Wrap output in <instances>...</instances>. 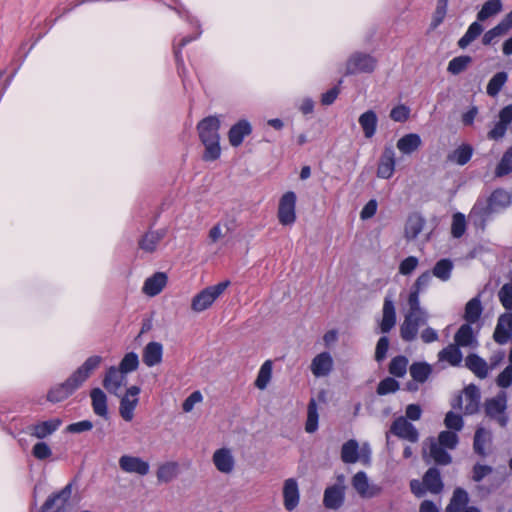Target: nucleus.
Segmentation results:
<instances>
[{
  "mask_svg": "<svg viewBox=\"0 0 512 512\" xmlns=\"http://www.w3.org/2000/svg\"><path fill=\"white\" fill-rule=\"evenodd\" d=\"M465 365L480 379H484L488 376V365L486 361L477 354H469L466 357Z\"/></svg>",
  "mask_w": 512,
  "mask_h": 512,
  "instance_id": "obj_33",
  "label": "nucleus"
},
{
  "mask_svg": "<svg viewBox=\"0 0 512 512\" xmlns=\"http://www.w3.org/2000/svg\"><path fill=\"white\" fill-rule=\"evenodd\" d=\"M458 441V436L454 431H442L436 442L447 449H455Z\"/></svg>",
  "mask_w": 512,
  "mask_h": 512,
  "instance_id": "obj_55",
  "label": "nucleus"
},
{
  "mask_svg": "<svg viewBox=\"0 0 512 512\" xmlns=\"http://www.w3.org/2000/svg\"><path fill=\"white\" fill-rule=\"evenodd\" d=\"M466 231V218L461 212L452 216L451 234L454 238H461Z\"/></svg>",
  "mask_w": 512,
  "mask_h": 512,
  "instance_id": "obj_51",
  "label": "nucleus"
},
{
  "mask_svg": "<svg viewBox=\"0 0 512 512\" xmlns=\"http://www.w3.org/2000/svg\"><path fill=\"white\" fill-rule=\"evenodd\" d=\"M438 359L448 362L451 366H459L463 360V354L456 344H449L438 353Z\"/></svg>",
  "mask_w": 512,
  "mask_h": 512,
  "instance_id": "obj_32",
  "label": "nucleus"
},
{
  "mask_svg": "<svg viewBox=\"0 0 512 512\" xmlns=\"http://www.w3.org/2000/svg\"><path fill=\"white\" fill-rule=\"evenodd\" d=\"M252 133V126L248 120L242 119L231 126L228 132L229 143L233 147L242 144L244 138Z\"/></svg>",
  "mask_w": 512,
  "mask_h": 512,
  "instance_id": "obj_21",
  "label": "nucleus"
},
{
  "mask_svg": "<svg viewBox=\"0 0 512 512\" xmlns=\"http://www.w3.org/2000/svg\"><path fill=\"white\" fill-rule=\"evenodd\" d=\"M399 389V382L392 377H386L381 380L377 386L378 395H387L394 393Z\"/></svg>",
  "mask_w": 512,
  "mask_h": 512,
  "instance_id": "obj_56",
  "label": "nucleus"
},
{
  "mask_svg": "<svg viewBox=\"0 0 512 512\" xmlns=\"http://www.w3.org/2000/svg\"><path fill=\"white\" fill-rule=\"evenodd\" d=\"M126 381V375L117 367L108 368L103 379L104 388L111 394L118 395V390Z\"/></svg>",
  "mask_w": 512,
  "mask_h": 512,
  "instance_id": "obj_19",
  "label": "nucleus"
},
{
  "mask_svg": "<svg viewBox=\"0 0 512 512\" xmlns=\"http://www.w3.org/2000/svg\"><path fill=\"white\" fill-rule=\"evenodd\" d=\"M376 67V59L369 54L355 52L346 62L345 75L371 73Z\"/></svg>",
  "mask_w": 512,
  "mask_h": 512,
  "instance_id": "obj_9",
  "label": "nucleus"
},
{
  "mask_svg": "<svg viewBox=\"0 0 512 512\" xmlns=\"http://www.w3.org/2000/svg\"><path fill=\"white\" fill-rule=\"evenodd\" d=\"M512 172V146L503 154L500 162L495 168V176L503 177Z\"/></svg>",
  "mask_w": 512,
  "mask_h": 512,
  "instance_id": "obj_48",
  "label": "nucleus"
},
{
  "mask_svg": "<svg viewBox=\"0 0 512 512\" xmlns=\"http://www.w3.org/2000/svg\"><path fill=\"white\" fill-rule=\"evenodd\" d=\"M472 63V57L468 55H461L454 57L448 63L447 71L453 75H458Z\"/></svg>",
  "mask_w": 512,
  "mask_h": 512,
  "instance_id": "obj_47",
  "label": "nucleus"
},
{
  "mask_svg": "<svg viewBox=\"0 0 512 512\" xmlns=\"http://www.w3.org/2000/svg\"><path fill=\"white\" fill-rule=\"evenodd\" d=\"M428 312L422 313H406L403 323L400 326V336L405 342L416 340L419 328L425 326L428 322Z\"/></svg>",
  "mask_w": 512,
  "mask_h": 512,
  "instance_id": "obj_5",
  "label": "nucleus"
},
{
  "mask_svg": "<svg viewBox=\"0 0 512 512\" xmlns=\"http://www.w3.org/2000/svg\"><path fill=\"white\" fill-rule=\"evenodd\" d=\"M71 484L50 495L41 507L40 512H68L67 504L71 497Z\"/></svg>",
  "mask_w": 512,
  "mask_h": 512,
  "instance_id": "obj_12",
  "label": "nucleus"
},
{
  "mask_svg": "<svg viewBox=\"0 0 512 512\" xmlns=\"http://www.w3.org/2000/svg\"><path fill=\"white\" fill-rule=\"evenodd\" d=\"M474 149L470 144L463 143L448 153L446 161L459 166L466 165L473 156Z\"/></svg>",
  "mask_w": 512,
  "mask_h": 512,
  "instance_id": "obj_26",
  "label": "nucleus"
},
{
  "mask_svg": "<svg viewBox=\"0 0 512 512\" xmlns=\"http://www.w3.org/2000/svg\"><path fill=\"white\" fill-rule=\"evenodd\" d=\"M498 297L502 306L506 310L512 311V285L504 284L498 292Z\"/></svg>",
  "mask_w": 512,
  "mask_h": 512,
  "instance_id": "obj_59",
  "label": "nucleus"
},
{
  "mask_svg": "<svg viewBox=\"0 0 512 512\" xmlns=\"http://www.w3.org/2000/svg\"><path fill=\"white\" fill-rule=\"evenodd\" d=\"M453 268L454 264L452 260L448 258L440 259L435 263L431 274L439 280L446 282L451 278Z\"/></svg>",
  "mask_w": 512,
  "mask_h": 512,
  "instance_id": "obj_37",
  "label": "nucleus"
},
{
  "mask_svg": "<svg viewBox=\"0 0 512 512\" xmlns=\"http://www.w3.org/2000/svg\"><path fill=\"white\" fill-rule=\"evenodd\" d=\"M341 459L347 464H354L360 460L359 444L355 439H350L342 445Z\"/></svg>",
  "mask_w": 512,
  "mask_h": 512,
  "instance_id": "obj_36",
  "label": "nucleus"
},
{
  "mask_svg": "<svg viewBox=\"0 0 512 512\" xmlns=\"http://www.w3.org/2000/svg\"><path fill=\"white\" fill-rule=\"evenodd\" d=\"M119 467L126 473L144 476L149 473V463L136 456L123 455L119 458Z\"/></svg>",
  "mask_w": 512,
  "mask_h": 512,
  "instance_id": "obj_15",
  "label": "nucleus"
},
{
  "mask_svg": "<svg viewBox=\"0 0 512 512\" xmlns=\"http://www.w3.org/2000/svg\"><path fill=\"white\" fill-rule=\"evenodd\" d=\"M137 403H138L137 398L130 399V398H128V395H124L121 398L119 412H120L121 417L125 421L132 420L133 415H134L133 412H134V409H135Z\"/></svg>",
  "mask_w": 512,
  "mask_h": 512,
  "instance_id": "obj_49",
  "label": "nucleus"
},
{
  "mask_svg": "<svg viewBox=\"0 0 512 512\" xmlns=\"http://www.w3.org/2000/svg\"><path fill=\"white\" fill-rule=\"evenodd\" d=\"M408 359L405 356L394 357L389 364V373L395 377H403L406 374Z\"/></svg>",
  "mask_w": 512,
  "mask_h": 512,
  "instance_id": "obj_50",
  "label": "nucleus"
},
{
  "mask_svg": "<svg viewBox=\"0 0 512 512\" xmlns=\"http://www.w3.org/2000/svg\"><path fill=\"white\" fill-rule=\"evenodd\" d=\"M480 398V390L476 385L470 384L464 389L465 414L472 415L479 410Z\"/></svg>",
  "mask_w": 512,
  "mask_h": 512,
  "instance_id": "obj_27",
  "label": "nucleus"
},
{
  "mask_svg": "<svg viewBox=\"0 0 512 512\" xmlns=\"http://www.w3.org/2000/svg\"><path fill=\"white\" fill-rule=\"evenodd\" d=\"M173 9L178 13V15L181 18L185 19L188 23H190L191 25H194L197 28V32L194 35L181 37L179 42L174 44V54H175L176 62H177L178 67H180V65H183L181 49L183 47H185L187 44H189L190 42L198 39L202 34V30H201L199 21L195 17L190 15V13L182 5L176 6Z\"/></svg>",
  "mask_w": 512,
  "mask_h": 512,
  "instance_id": "obj_7",
  "label": "nucleus"
},
{
  "mask_svg": "<svg viewBox=\"0 0 512 512\" xmlns=\"http://www.w3.org/2000/svg\"><path fill=\"white\" fill-rule=\"evenodd\" d=\"M469 502V496L466 490L457 487L452 494L449 504L446 506L445 512H464Z\"/></svg>",
  "mask_w": 512,
  "mask_h": 512,
  "instance_id": "obj_29",
  "label": "nucleus"
},
{
  "mask_svg": "<svg viewBox=\"0 0 512 512\" xmlns=\"http://www.w3.org/2000/svg\"><path fill=\"white\" fill-rule=\"evenodd\" d=\"M296 194L293 191H288L282 195L278 206V220L284 226H289L296 221Z\"/></svg>",
  "mask_w": 512,
  "mask_h": 512,
  "instance_id": "obj_10",
  "label": "nucleus"
},
{
  "mask_svg": "<svg viewBox=\"0 0 512 512\" xmlns=\"http://www.w3.org/2000/svg\"><path fill=\"white\" fill-rule=\"evenodd\" d=\"M482 310L483 308L478 296L469 300L465 306L464 313V319L467 321V324L476 323L482 314Z\"/></svg>",
  "mask_w": 512,
  "mask_h": 512,
  "instance_id": "obj_39",
  "label": "nucleus"
},
{
  "mask_svg": "<svg viewBox=\"0 0 512 512\" xmlns=\"http://www.w3.org/2000/svg\"><path fill=\"white\" fill-rule=\"evenodd\" d=\"M300 501L299 487L296 479L288 478L283 485V505L287 511L296 509Z\"/></svg>",
  "mask_w": 512,
  "mask_h": 512,
  "instance_id": "obj_17",
  "label": "nucleus"
},
{
  "mask_svg": "<svg viewBox=\"0 0 512 512\" xmlns=\"http://www.w3.org/2000/svg\"><path fill=\"white\" fill-rule=\"evenodd\" d=\"M503 4L501 0H488L486 1L481 10L477 13L478 21H485L502 11Z\"/></svg>",
  "mask_w": 512,
  "mask_h": 512,
  "instance_id": "obj_43",
  "label": "nucleus"
},
{
  "mask_svg": "<svg viewBox=\"0 0 512 512\" xmlns=\"http://www.w3.org/2000/svg\"><path fill=\"white\" fill-rule=\"evenodd\" d=\"M71 484L50 495L41 507L40 512H68L67 504L71 497Z\"/></svg>",
  "mask_w": 512,
  "mask_h": 512,
  "instance_id": "obj_11",
  "label": "nucleus"
},
{
  "mask_svg": "<svg viewBox=\"0 0 512 512\" xmlns=\"http://www.w3.org/2000/svg\"><path fill=\"white\" fill-rule=\"evenodd\" d=\"M429 455L437 465H448L452 462L451 455L445 450V447L438 444L435 440H431L429 447Z\"/></svg>",
  "mask_w": 512,
  "mask_h": 512,
  "instance_id": "obj_38",
  "label": "nucleus"
},
{
  "mask_svg": "<svg viewBox=\"0 0 512 512\" xmlns=\"http://www.w3.org/2000/svg\"><path fill=\"white\" fill-rule=\"evenodd\" d=\"M142 362L148 367L160 363V343L150 342L143 349Z\"/></svg>",
  "mask_w": 512,
  "mask_h": 512,
  "instance_id": "obj_40",
  "label": "nucleus"
},
{
  "mask_svg": "<svg viewBox=\"0 0 512 512\" xmlns=\"http://www.w3.org/2000/svg\"><path fill=\"white\" fill-rule=\"evenodd\" d=\"M507 33L504 31L502 26L498 23L495 27L488 30L484 33L482 37V43L483 45H490L495 42V40L501 36L506 35Z\"/></svg>",
  "mask_w": 512,
  "mask_h": 512,
  "instance_id": "obj_61",
  "label": "nucleus"
},
{
  "mask_svg": "<svg viewBox=\"0 0 512 512\" xmlns=\"http://www.w3.org/2000/svg\"><path fill=\"white\" fill-rule=\"evenodd\" d=\"M271 374H272V364L270 361H266L263 363V365L261 366V368L258 372L256 381H255V386L261 390L265 389L271 379Z\"/></svg>",
  "mask_w": 512,
  "mask_h": 512,
  "instance_id": "obj_52",
  "label": "nucleus"
},
{
  "mask_svg": "<svg viewBox=\"0 0 512 512\" xmlns=\"http://www.w3.org/2000/svg\"><path fill=\"white\" fill-rule=\"evenodd\" d=\"M507 408V396L505 392H500L497 396L485 401L486 416L495 420L501 427H506L509 421L505 413Z\"/></svg>",
  "mask_w": 512,
  "mask_h": 512,
  "instance_id": "obj_6",
  "label": "nucleus"
},
{
  "mask_svg": "<svg viewBox=\"0 0 512 512\" xmlns=\"http://www.w3.org/2000/svg\"><path fill=\"white\" fill-rule=\"evenodd\" d=\"M454 344L458 347H471L478 346V341L474 335L471 324H462L454 335Z\"/></svg>",
  "mask_w": 512,
  "mask_h": 512,
  "instance_id": "obj_25",
  "label": "nucleus"
},
{
  "mask_svg": "<svg viewBox=\"0 0 512 512\" xmlns=\"http://www.w3.org/2000/svg\"><path fill=\"white\" fill-rule=\"evenodd\" d=\"M425 219L419 214L408 217L405 225V237L407 240L415 239L423 230Z\"/></svg>",
  "mask_w": 512,
  "mask_h": 512,
  "instance_id": "obj_35",
  "label": "nucleus"
},
{
  "mask_svg": "<svg viewBox=\"0 0 512 512\" xmlns=\"http://www.w3.org/2000/svg\"><path fill=\"white\" fill-rule=\"evenodd\" d=\"M32 455L38 460H45L52 455V450L47 443L37 442L32 448Z\"/></svg>",
  "mask_w": 512,
  "mask_h": 512,
  "instance_id": "obj_62",
  "label": "nucleus"
},
{
  "mask_svg": "<svg viewBox=\"0 0 512 512\" xmlns=\"http://www.w3.org/2000/svg\"><path fill=\"white\" fill-rule=\"evenodd\" d=\"M359 125L363 131L365 138L371 139L377 130L378 117L375 111L367 110L358 118Z\"/></svg>",
  "mask_w": 512,
  "mask_h": 512,
  "instance_id": "obj_28",
  "label": "nucleus"
},
{
  "mask_svg": "<svg viewBox=\"0 0 512 512\" xmlns=\"http://www.w3.org/2000/svg\"><path fill=\"white\" fill-rule=\"evenodd\" d=\"M62 424L59 418L49 419L47 421L39 422L29 427V433L31 436L38 439H44L47 436L53 434Z\"/></svg>",
  "mask_w": 512,
  "mask_h": 512,
  "instance_id": "obj_23",
  "label": "nucleus"
},
{
  "mask_svg": "<svg viewBox=\"0 0 512 512\" xmlns=\"http://www.w3.org/2000/svg\"><path fill=\"white\" fill-rule=\"evenodd\" d=\"M395 151L392 146H385L377 167V176L382 179H389L395 171Z\"/></svg>",
  "mask_w": 512,
  "mask_h": 512,
  "instance_id": "obj_16",
  "label": "nucleus"
},
{
  "mask_svg": "<svg viewBox=\"0 0 512 512\" xmlns=\"http://www.w3.org/2000/svg\"><path fill=\"white\" fill-rule=\"evenodd\" d=\"M345 477L344 475L337 476L336 483L328 486L323 495V505L327 509H339L345 500Z\"/></svg>",
  "mask_w": 512,
  "mask_h": 512,
  "instance_id": "obj_8",
  "label": "nucleus"
},
{
  "mask_svg": "<svg viewBox=\"0 0 512 512\" xmlns=\"http://www.w3.org/2000/svg\"><path fill=\"white\" fill-rule=\"evenodd\" d=\"M143 292L148 296H155L160 293V271L155 272L152 277L145 281Z\"/></svg>",
  "mask_w": 512,
  "mask_h": 512,
  "instance_id": "obj_54",
  "label": "nucleus"
},
{
  "mask_svg": "<svg viewBox=\"0 0 512 512\" xmlns=\"http://www.w3.org/2000/svg\"><path fill=\"white\" fill-rule=\"evenodd\" d=\"M496 383L501 388H508L512 384V365H508L497 377Z\"/></svg>",
  "mask_w": 512,
  "mask_h": 512,
  "instance_id": "obj_64",
  "label": "nucleus"
},
{
  "mask_svg": "<svg viewBox=\"0 0 512 512\" xmlns=\"http://www.w3.org/2000/svg\"><path fill=\"white\" fill-rule=\"evenodd\" d=\"M480 21H475L470 24L465 34L459 39L458 46L461 49H465L468 47L474 40H476L481 33L483 32V26L479 23Z\"/></svg>",
  "mask_w": 512,
  "mask_h": 512,
  "instance_id": "obj_42",
  "label": "nucleus"
},
{
  "mask_svg": "<svg viewBox=\"0 0 512 512\" xmlns=\"http://www.w3.org/2000/svg\"><path fill=\"white\" fill-rule=\"evenodd\" d=\"M444 424L448 429L460 431L463 428L462 416L449 411L445 416Z\"/></svg>",
  "mask_w": 512,
  "mask_h": 512,
  "instance_id": "obj_60",
  "label": "nucleus"
},
{
  "mask_svg": "<svg viewBox=\"0 0 512 512\" xmlns=\"http://www.w3.org/2000/svg\"><path fill=\"white\" fill-rule=\"evenodd\" d=\"M102 357L91 356L63 383L51 388L47 394L50 402L56 403L68 398L89 378L90 374L99 367Z\"/></svg>",
  "mask_w": 512,
  "mask_h": 512,
  "instance_id": "obj_1",
  "label": "nucleus"
},
{
  "mask_svg": "<svg viewBox=\"0 0 512 512\" xmlns=\"http://www.w3.org/2000/svg\"><path fill=\"white\" fill-rule=\"evenodd\" d=\"M512 336V313H504L500 315L493 334L495 342L505 344Z\"/></svg>",
  "mask_w": 512,
  "mask_h": 512,
  "instance_id": "obj_18",
  "label": "nucleus"
},
{
  "mask_svg": "<svg viewBox=\"0 0 512 512\" xmlns=\"http://www.w3.org/2000/svg\"><path fill=\"white\" fill-rule=\"evenodd\" d=\"M229 280H225L216 285L209 286L194 296L192 300V309L196 312H202L209 308L213 302L228 288Z\"/></svg>",
  "mask_w": 512,
  "mask_h": 512,
  "instance_id": "obj_4",
  "label": "nucleus"
},
{
  "mask_svg": "<svg viewBox=\"0 0 512 512\" xmlns=\"http://www.w3.org/2000/svg\"><path fill=\"white\" fill-rule=\"evenodd\" d=\"M179 471V464L177 462L162 464V482L172 481L178 476Z\"/></svg>",
  "mask_w": 512,
  "mask_h": 512,
  "instance_id": "obj_58",
  "label": "nucleus"
},
{
  "mask_svg": "<svg viewBox=\"0 0 512 512\" xmlns=\"http://www.w3.org/2000/svg\"><path fill=\"white\" fill-rule=\"evenodd\" d=\"M423 484L433 494H438L443 490V482L440 471L436 467L429 468L423 476Z\"/></svg>",
  "mask_w": 512,
  "mask_h": 512,
  "instance_id": "obj_30",
  "label": "nucleus"
},
{
  "mask_svg": "<svg viewBox=\"0 0 512 512\" xmlns=\"http://www.w3.org/2000/svg\"><path fill=\"white\" fill-rule=\"evenodd\" d=\"M422 144L421 137L416 133H409L402 136L397 141V148L403 154H412L417 151Z\"/></svg>",
  "mask_w": 512,
  "mask_h": 512,
  "instance_id": "obj_31",
  "label": "nucleus"
},
{
  "mask_svg": "<svg viewBox=\"0 0 512 512\" xmlns=\"http://www.w3.org/2000/svg\"><path fill=\"white\" fill-rule=\"evenodd\" d=\"M352 485L363 498H372L379 492V488L370 486L367 474L364 471H359L353 476Z\"/></svg>",
  "mask_w": 512,
  "mask_h": 512,
  "instance_id": "obj_22",
  "label": "nucleus"
},
{
  "mask_svg": "<svg viewBox=\"0 0 512 512\" xmlns=\"http://www.w3.org/2000/svg\"><path fill=\"white\" fill-rule=\"evenodd\" d=\"M93 411L96 415L107 418V397L106 394L100 388H94L90 392Z\"/></svg>",
  "mask_w": 512,
  "mask_h": 512,
  "instance_id": "obj_34",
  "label": "nucleus"
},
{
  "mask_svg": "<svg viewBox=\"0 0 512 512\" xmlns=\"http://www.w3.org/2000/svg\"><path fill=\"white\" fill-rule=\"evenodd\" d=\"M491 442V434L486 429L479 427L474 435L473 448L475 453L486 456V445Z\"/></svg>",
  "mask_w": 512,
  "mask_h": 512,
  "instance_id": "obj_41",
  "label": "nucleus"
},
{
  "mask_svg": "<svg viewBox=\"0 0 512 512\" xmlns=\"http://www.w3.org/2000/svg\"><path fill=\"white\" fill-rule=\"evenodd\" d=\"M508 80V74L505 71L497 72L488 82L486 93L490 97H496L502 90Z\"/></svg>",
  "mask_w": 512,
  "mask_h": 512,
  "instance_id": "obj_44",
  "label": "nucleus"
},
{
  "mask_svg": "<svg viewBox=\"0 0 512 512\" xmlns=\"http://www.w3.org/2000/svg\"><path fill=\"white\" fill-rule=\"evenodd\" d=\"M390 433L411 443H416L419 440L418 430L403 416L397 417L392 422Z\"/></svg>",
  "mask_w": 512,
  "mask_h": 512,
  "instance_id": "obj_13",
  "label": "nucleus"
},
{
  "mask_svg": "<svg viewBox=\"0 0 512 512\" xmlns=\"http://www.w3.org/2000/svg\"><path fill=\"white\" fill-rule=\"evenodd\" d=\"M138 365V355L134 352H129L123 357L118 368L126 375L127 373L135 371Z\"/></svg>",
  "mask_w": 512,
  "mask_h": 512,
  "instance_id": "obj_53",
  "label": "nucleus"
},
{
  "mask_svg": "<svg viewBox=\"0 0 512 512\" xmlns=\"http://www.w3.org/2000/svg\"><path fill=\"white\" fill-rule=\"evenodd\" d=\"M432 372L431 366L425 362H416L410 366L411 377L420 383H424Z\"/></svg>",
  "mask_w": 512,
  "mask_h": 512,
  "instance_id": "obj_46",
  "label": "nucleus"
},
{
  "mask_svg": "<svg viewBox=\"0 0 512 512\" xmlns=\"http://www.w3.org/2000/svg\"><path fill=\"white\" fill-rule=\"evenodd\" d=\"M333 368V359L328 352H322L314 357L311 371L316 377L327 376Z\"/></svg>",
  "mask_w": 512,
  "mask_h": 512,
  "instance_id": "obj_24",
  "label": "nucleus"
},
{
  "mask_svg": "<svg viewBox=\"0 0 512 512\" xmlns=\"http://www.w3.org/2000/svg\"><path fill=\"white\" fill-rule=\"evenodd\" d=\"M318 407L314 398H311L307 407V420L305 430L307 433H314L318 429Z\"/></svg>",
  "mask_w": 512,
  "mask_h": 512,
  "instance_id": "obj_45",
  "label": "nucleus"
},
{
  "mask_svg": "<svg viewBox=\"0 0 512 512\" xmlns=\"http://www.w3.org/2000/svg\"><path fill=\"white\" fill-rule=\"evenodd\" d=\"M511 203L510 194L504 189H496L488 199L487 206L475 204L470 212V219L476 226L485 227L487 217L497 208H506Z\"/></svg>",
  "mask_w": 512,
  "mask_h": 512,
  "instance_id": "obj_3",
  "label": "nucleus"
},
{
  "mask_svg": "<svg viewBox=\"0 0 512 512\" xmlns=\"http://www.w3.org/2000/svg\"><path fill=\"white\" fill-rule=\"evenodd\" d=\"M159 240L160 235L158 232H149L142 238V240L139 242V245L141 249L147 252H152L156 249Z\"/></svg>",
  "mask_w": 512,
  "mask_h": 512,
  "instance_id": "obj_57",
  "label": "nucleus"
},
{
  "mask_svg": "<svg viewBox=\"0 0 512 512\" xmlns=\"http://www.w3.org/2000/svg\"><path fill=\"white\" fill-rule=\"evenodd\" d=\"M220 120L217 116H208L197 124L200 141L205 147L204 161H215L221 155L220 147Z\"/></svg>",
  "mask_w": 512,
  "mask_h": 512,
  "instance_id": "obj_2",
  "label": "nucleus"
},
{
  "mask_svg": "<svg viewBox=\"0 0 512 512\" xmlns=\"http://www.w3.org/2000/svg\"><path fill=\"white\" fill-rule=\"evenodd\" d=\"M396 325V309L392 295L387 294L382 308V320L379 324L380 332L389 333Z\"/></svg>",
  "mask_w": 512,
  "mask_h": 512,
  "instance_id": "obj_14",
  "label": "nucleus"
},
{
  "mask_svg": "<svg viewBox=\"0 0 512 512\" xmlns=\"http://www.w3.org/2000/svg\"><path fill=\"white\" fill-rule=\"evenodd\" d=\"M213 464L216 469L224 474H229L233 471L235 460L232 452L228 448L217 449L212 457Z\"/></svg>",
  "mask_w": 512,
  "mask_h": 512,
  "instance_id": "obj_20",
  "label": "nucleus"
},
{
  "mask_svg": "<svg viewBox=\"0 0 512 512\" xmlns=\"http://www.w3.org/2000/svg\"><path fill=\"white\" fill-rule=\"evenodd\" d=\"M410 116V109L405 105H398L390 111V118L395 122H405Z\"/></svg>",
  "mask_w": 512,
  "mask_h": 512,
  "instance_id": "obj_63",
  "label": "nucleus"
}]
</instances>
